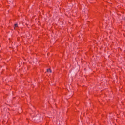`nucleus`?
Masks as SVG:
<instances>
[{
    "label": "nucleus",
    "mask_w": 125,
    "mask_h": 125,
    "mask_svg": "<svg viewBox=\"0 0 125 125\" xmlns=\"http://www.w3.org/2000/svg\"><path fill=\"white\" fill-rule=\"evenodd\" d=\"M18 24H15V27H18Z\"/></svg>",
    "instance_id": "2"
},
{
    "label": "nucleus",
    "mask_w": 125,
    "mask_h": 125,
    "mask_svg": "<svg viewBox=\"0 0 125 125\" xmlns=\"http://www.w3.org/2000/svg\"><path fill=\"white\" fill-rule=\"evenodd\" d=\"M47 72H50V73H51L52 71H51V70L50 69H48L47 70Z\"/></svg>",
    "instance_id": "1"
}]
</instances>
